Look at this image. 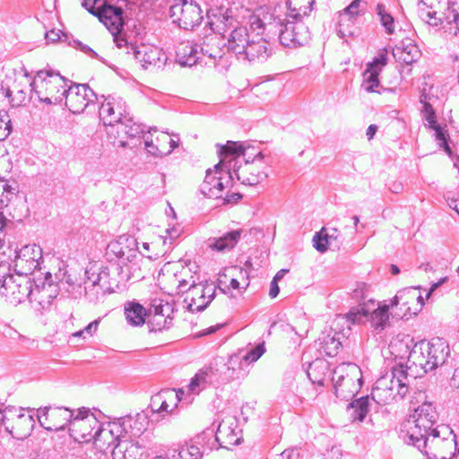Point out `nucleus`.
Returning a JSON list of instances; mask_svg holds the SVG:
<instances>
[{"label":"nucleus","mask_w":459,"mask_h":459,"mask_svg":"<svg viewBox=\"0 0 459 459\" xmlns=\"http://www.w3.org/2000/svg\"><path fill=\"white\" fill-rule=\"evenodd\" d=\"M51 418H62V421L55 422L46 428L48 430H63L69 426L70 436L79 443H89L100 440L104 429L89 409H79L77 414L69 408H57L51 412Z\"/></svg>","instance_id":"obj_1"},{"label":"nucleus","mask_w":459,"mask_h":459,"mask_svg":"<svg viewBox=\"0 0 459 459\" xmlns=\"http://www.w3.org/2000/svg\"><path fill=\"white\" fill-rule=\"evenodd\" d=\"M217 146L220 162L214 166L213 169L206 170L204 180L200 186L201 193L209 198L221 197L224 188L233 181L232 160H228V157L246 156L243 143L228 141L225 145L217 144Z\"/></svg>","instance_id":"obj_2"},{"label":"nucleus","mask_w":459,"mask_h":459,"mask_svg":"<svg viewBox=\"0 0 459 459\" xmlns=\"http://www.w3.org/2000/svg\"><path fill=\"white\" fill-rule=\"evenodd\" d=\"M84 275L85 297L92 303L99 302L108 293L115 292L121 283L129 280V276L124 273L123 266L119 264L102 266L98 271L92 266L85 270Z\"/></svg>","instance_id":"obj_3"},{"label":"nucleus","mask_w":459,"mask_h":459,"mask_svg":"<svg viewBox=\"0 0 459 459\" xmlns=\"http://www.w3.org/2000/svg\"><path fill=\"white\" fill-rule=\"evenodd\" d=\"M437 419L438 413L433 403L424 402L402 423L399 437L405 444L415 446V443L421 442L432 433Z\"/></svg>","instance_id":"obj_4"},{"label":"nucleus","mask_w":459,"mask_h":459,"mask_svg":"<svg viewBox=\"0 0 459 459\" xmlns=\"http://www.w3.org/2000/svg\"><path fill=\"white\" fill-rule=\"evenodd\" d=\"M450 354L447 342L441 338H433L431 341H420L415 343L408 356L407 368L413 365L422 369L423 373L434 370L442 366Z\"/></svg>","instance_id":"obj_5"},{"label":"nucleus","mask_w":459,"mask_h":459,"mask_svg":"<svg viewBox=\"0 0 459 459\" xmlns=\"http://www.w3.org/2000/svg\"><path fill=\"white\" fill-rule=\"evenodd\" d=\"M417 447L427 459H452L459 455L456 437L447 425H437L432 433L420 443Z\"/></svg>","instance_id":"obj_6"},{"label":"nucleus","mask_w":459,"mask_h":459,"mask_svg":"<svg viewBox=\"0 0 459 459\" xmlns=\"http://www.w3.org/2000/svg\"><path fill=\"white\" fill-rule=\"evenodd\" d=\"M267 32L277 35L280 43L286 48H295L306 45L310 39V31L300 19H290L271 14L265 26Z\"/></svg>","instance_id":"obj_7"},{"label":"nucleus","mask_w":459,"mask_h":459,"mask_svg":"<svg viewBox=\"0 0 459 459\" xmlns=\"http://www.w3.org/2000/svg\"><path fill=\"white\" fill-rule=\"evenodd\" d=\"M34 409L15 407L0 403V425L13 438L24 440L29 437L35 427V419L25 411H33Z\"/></svg>","instance_id":"obj_8"},{"label":"nucleus","mask_w":459,"mask_h":459,"mask_svg":"<svg viewBox=\"0 0 459 459\" xmlns=\"http://www.w3.org/2000/svg\"><path fill=\"white\" fill-rule=\"evenodd\" d=\"M246 156L238 155L236 157H228V160H232L231 172L241 184L246 186H256L267 178V174L261 170L255 163V160H262L264 154L262 152L255 154L252 160H249L250 156L247 155L249 148H246Z\"/></svg>","instance_id":"obj_9"},{"label":"nucleus","mask_w":459,"mask_h":459,"mask_svg":"<svg viewBox=\"0 0 459 459\" xmlns=\"http://www.w3.org/2000/svg\"><path fill=\"white\" fill-rule=\"evenodd\" d=\"M100 0H82V6L91 14L97 17L114 36L117 40V35L123 30L125 22L123 18L124 10L120 6L103 4L96 8L95 4Z\"/></svg>","instance_id":"obj_10"},{"label":"nucleus","mask_w":459,"mask_h":459,"mask_svg":"<svg viewBox=\"0 0 459 459\" xmlns=\"http://www.w3.org/2000/svg\"><path fill=\"white\" fill-rule=\"evenodd\" d=\"M35 278L16 273L10 274L7 279L3 280L0 286V295L4 297L6 301L17 306L25 300L31 302L32 291Z\"/></svg>","instance_id":"obj_11"},{"label":"nucleus","mask_w":459,"mask_h":459,"mask_svg":"<svg viewBox=\"0 0 459 459\" xmlns=\"http://www.w3.org/2000/svg\"><path fill=\"white\" fill-rule=\"evenodd\" d=\"M169 16L172 22L183 30H193L203 20L199 4L192 0H175L169 7Z\"/></svg>","instance_id":"obj_12"},{"label":"nucleus","mask_w":459,"mask_h":459,"mask_svg":"<svg viewBox=\"0 0 459 459\" xmlns=\"http://www.w3.org/2000/svg\"><path fill=\"white\" fill-rule=\"evenodd\" d=\"M216 295V286L211 281L195 282L192 280L186 289V297L184 301L187 303L188 309L192 312H202L213 300Z\"/></svg>","instance_id":"obj_13"},{"label":"nucleus","mask_w":459,"mask_h":459,"mask_svg":"<svg viewBox=\"0 0 459 459\" xmlns=\"http://www.w3.org/2000/svg\"><path fill=\"white\" fill-rule=\"evenodd\" d=\"M66 90H64L65 105L74 114H80L95 101L99 100L98 95L86 83L70 82Z\"/></svg>","instance_id":"obj_14"},{"label":"nucleus","mask_w":459,"mask_h":459,"mask_svg":"<svg viewBox=\"0 0 459 459\" xmlns=\"http://www.w3.org/2000/svg\"><path fill=\"white\" fill-rule=\"evenodd\" d=\"M100 98L103 99V101L99 110L100 118L104 126L110 127V130L108 131V134H110L128 112V107L121 98L112 95L107 97L101 95Z\"/></svg>","instance_id":"obj_15"},{"label":"nucleus","mask_w":459,"mask_h":459,"mask_svg":"<svg viewBox=\"0 0 459 459\" xmlns=\"http://www.w3.org/2000/svg\"><path fill=\"white\" fill-rule=\"evenodd\" d=\"M389 305L379 306L377 308L370 312L365 307H353L346 315L348 321L352 324H360L365 321L370 320L372 326L376 330H383L389 320Z\"/></svg>","instance_id":"obj_16"},{"label":"nucleus","mask_w":459,"mask_h":459,"mask_svg":"<svg viewBox=\"0 0 459 459\" xmlns=\"http://www.w3.org/2000/svg\"><path fill=\"white\" fill-rule=\"evenodd\" d=\"M32 82H36V88L42 90L47 95L62 97V101L65 95L64 90H66L68 82H71L58 72L51 69L38 71Z\"/></svg>","instance_id":"obj_17"},{"label":"nucleus","mask_w":459,"mask_h":459,"mask_svg":"<svg viewBox=\"0 0 459 459\" xmlns=\"http://www.w3.org/2000/svg\"><path fill=\"white\" fill-rule=\"evenodd\" d=\"M14 269L16 273L30 276L37 269H40L43 262L42 252L36 245H27L15 251Z\"/></svg>","instance_id":"obj_18"},{"label":"nucleus","mask_w":459,"mask_h":459,"mask_svg":"<svg viewBox=\"0 0 459 459\" xmlns=\"http://www.w3.org/2000/svg\"><path fill=\"white\" fill-rule=\"evenodd\" d=\"M137 249L136 239L123 235L108 245L107 254L114 255L120 259L122 263H124V261L132 262L137 256Z\"/></svg>","instance_id":"obj_19"},{"label":"nucleus","mask_w":459,"mask_h":459,"mask_svg":"<svg viewBox=\"0 0 459 459\" xmlns=\"http://www.w3.org/2000/svg\"><path fill=\"white\" fill-rule=\"evenodd\" d=\"M58 294V286L53 281L52 274L47 273L43 279L38 278L34 280L31 302L35 301L39 305L49 303L56 298Z\"/></svg>","instance_id":"obj_20"},{"label":"nucleus","mask_w":459,"mask_h":459,"mask_svg":"<svg viewBox=\"0 0 459 459\" xmlns=\"http://www.w3.org/2000/svg\"><path fill=\"white\" fill-rule=\"evenodd\" d=\"M256 39L253 38L249 40L248 46L245 48L243 54L238 56L239 60L260 61L264 62L272 55V49L269 48V42L259 37L257 32Z\"/></svg>","instance_id":"obj_21"},{"label":"nucleus","mask_w":459,"mask_h":459,"mask_svg":"<svg viewBox=\"0 0 459 459\" xmlns=\"http://www.w3.org/2000/svg\"><path fill=\"white\" fill-rule=\"evenodd\" d=\"M378 387L373 389L371 397L368 395L361 396L353 400L347 405V412L352 421L362 422L369 411L370 400L376 401Z\"/></svg>","instance_id":"obj_22"},{"label":"nucleus","mask_w":459,"mask_h":459,"mask_svg":"<svg viewBox=\"0 0 459 459\" xmlns=\"http://www.w3.org/2000/svg\"><path fill=\"white\" fill-rule=\"evenodd\" d=\"M200 46L191 41L178 44L176 50V60L181 66H193L199 62Z\"/></svg>","instance_id":"obj_23"},{"label":"nucleus","mask_w":459,"mask_h":459,"mask_svg":"<svg viewBox=\"0 0 459 459\" xmlns=\"http://www.w3.org/2000/svg\"><path fill=\"white\" fill-rule=\"evenodd\" d=\"M250 35L247 27L240 26L235 28L230 34L226 48L229 52L234 54L238 59L248 46Z\"/></svg>","instance_id":"obj_24"},{"label":"nucleus","mask_w":459,"mask_h":459,"mask_svg":"<svg viewBox=\"0 0 459 459\" xmlns=\"http://www.w3.org/2000/svg\"><path fill=\"white\" fill-rule=\"evenodd\" d=\"M224 48H226V43L223 37L219 34H212L204 39L200 52L211 59H221L225 53Z\"/></svg>","instance_id":"obj_25"},{"label":"nucleus","mask_w":459,"mask_h":459,"mask_svg":"<svg viewBox=\"0 0 459 459\" xmlns=\"http://www.w3.org/2000/svg\"><path fill=\"white\" fill-rule=\"evenodd\" d=\"M393 55L396 61L405 65H411L415 63L420 56V51L418 46L411 39L402 41L400 46L393 50Z\"/></svg>","instance_id":"obj_26"},{"label":"nucleus","mask_w":459,"mask_h":459,"mask_svg":"<svg viewBox=\"0 0 459 459\" xmlns=\"http://www.w3.org/2000/svg\"><path fill=\"white\" fill-rule=\"evenodd\" d=\"M242 232V230H235L225 233L220 238H209L208 246L211 249L218 252L230 250L239 241Z\"/></svg>","instance_id":"obj_27"},{"label":"nucleus","mask_w":459,"mask_h":459,"mask_svg":"<svg viewBox=\"0 0 459 459\" xmlns=\"http://www.w3.org/2000/svg\"><path fill=\"white\" fill-rule=\"evenodd\" d=\"M142 447L138 443L131 441H118L112 450L113 459H140Z\"/></svg>","instance_id":"obj_28"},{"label":"nucleus","mask_w":459,"mask_h":459,"mask_svg":"<svg viewBox=\"0 0 459 459\" xmlns=\"http://www.w3.org/2000/svg\"><path fill=\"white\" fill-rule=\"evenodd\" d=\"M357 19L349 13H340L338 27L336 29L339 38L346 42L349 38H354L359 34V28L356 26Z\"/></svg>","instance_id":"obj_29"},{"label":"nucleus","mask_w":459,"mask_h":459,"mask_svg":"<svg viewBox=\"0 0 459 459\" xmlns=\"http://www.w3.org/2000/svg\"><path fill=\"white\" fill-rule=\"evenodd\" d=\"M315 0H288L286 4L289 10L288 17L300 19L308 16L313 9Z\"/></svg>","instance_id":"obj_30"},{"label":"nucleus","mask_w":459,"mask_h":459,"mask_svg":"<svg viewBox=\"0 0 459 459\" xmlns=\"http://www.w3.org/2000/svg\"><path fill=\"white\" fill-rule=\"evenodd\" d=\"M116 131L118 134L120 133H124L129 138H136L145 135L144 126L142 124L134 122L133 117H130L129 111L116 127Z\"/></svg>","instance_id":"obj_31"},{"label":"nucleus","mask_w":459,"mask_h":459,"mask_svg":"<svg viewBox=\"0 0 459 459\" xmlns=\"http://www.w3.org/2000/svg\"><path fill=\"white\" fill-rule=\"evenodd\" d=\"M127 323L133 326L143 325L147 316L146 309L138 302H128L125 307Z\"/></svg>","instance_id":"obj_32"},{"label":"nucleus","mask_w":459,"mask_h":459,"mask_svg":"<svg viewBox=\"0 0 459 459\" xmlns=\"http://www.w3.org/2000/svg\"><path fill=\"white\" fill-rule=\"evenodd\" d=\"M454 6L455 4H449L446 11L445 13H442L439 17H437V12H429V23L434 26L442 24L444 22H446L448 24L455 23L457 30L459 31V8L455 9Z\"/></svg>","instance_id":"obj_33"},{"label":"nucleus","mask_w":459,"mask_h":459,"mask_svg":"<svg viewBox=\"0 0 459 459\" xmlns=\"http://www.w3.org/2000/svg\"><path fill=\"white\" fill-rule=\"evenodd\" d=\"M227 370L229 371L228 380H233L244 377L247 374L245 367L247 366L242 356L232 354L230 356L227 363Z\"/></svg>","instance_id":"obj_34"},{"label":"nucleus","mask_w":459,"mask_h":459,"mask_svg":"<svg viewBox=\"0 0 459 459\" xmlns=\"http://www.w3.org/2000/svg\"><path fill=\"white\" fill-rule=\"evenodd\" d=\"M376 14L385 32L387 35H394L395 32V20L384 4H377Z\"/></svg>","instance_id":"obj_35"},{"label":"nucleus","mask_w":459,"mask_h":459,"mask_svg":"<svg viewBox=\"0 0 459 459\" xmlns=\"http://www.w3.org/2000/svg\"><path fill=\"white\" fill-rule=\"evenodd\" d=\"M416 299L415 287L400 290L390 300L391 310L397 309L399 305H413L415 304Z\"/></svg>","instance_id":"obj_36"},{"label":"nucleus","mask_w":459,"mask_h":459,"mask_svg":"<svg viewBox=\"0 0 459 459\" xmlns=\"http://www.w3.org/2000/svg\"><path fill=\"white\" fill-rule=\"evenodd\" d=\"M341 338H343V335L336 332L333 335L327 334L323 338L321 348L327 356L334 357L338 354L340 349L342 347Z\"/></svg>","instance_id":"obj_37"},{"label":"nucleus","mask_w":459,"mask_h":459,"mask_svg":"<svg viewBox=\"0 0 459 459\" xmlns=\"http://www.w3.org/2000/svg\"><path fill=\"white\" fill-rule=\"evenodd\" d=\"M380 69H369V67L367 66L363 73V82L361 85L366 91L381 92L377 90L380 87V82L378 79Z\"/></svg>","instance_id":"obj_38"},{"label":"nucleus","mask_w":459,"mask_h":459,"mask_svg":"<svg viewBox=\"0 0 459 459\" xmlns=\"http://www.w3.org/2000/svg\"><path fill=\"white\" fill-rule=\"evenodd\" d=\"M327 369V363L322 359H316L309 364L307 369V377L311 380L313 384H316L318 385H325V375H320V371H325Z\"/></svg>","instance_id":"obj_39"},{"label":"nucleus","mask_w":459,"mask_h":459,"mask_svg":"<svg viewBox=\"0 0 459 459\" xmlns=\"http://www.w3.org/2000/svg\"><path fill=\"white\" fill-rule=\"evenodd\" d=\"M172 316L165 317L162 315L149 316L148 327L150 332H160L169 329L172 325Z\"/></svg>","instance_id":"obj_40"},{"label":"nucleus","mask_w":459,"mask_h":459,"mask_svg":"<svg viewBox=\"0 0 459 459\" xmlns=\"http://www.w3.org/2000/svg\"><path fill=\"white\" fill-rule=\"evenodd\" d=\"M430 129L435 131V139L437 142L440 148H442L450 157L452 156V150L448 144V139L449 136L445 130L444 127H442L437 123H435V125H431L429 126Z\"/></svg>","instance_id":"obj_41"},{"label":"nucleus","mask_w":459,"mask_h":459,"mask_svg":"<svg viewBox=\"0 0 459 459\" xmlns=\"http://www.w3.org/2000/svg\"><path fill=\"white\" fill-rule=\"evenodd\" d=\"M173 314V307L169 302H163L161 299H154L149 308V314L147 316H171Z\"/></svg>","instance_id":"obj_42"},{"label":"nucleus","mask_w":459,"mask_h":459,"mask_svg":"<svg viewBox=\"0 0 459 459\" xmlns=\"http://www.w3.org/2000/svg\"><path fill=\"white\" fill-rule=\"evenodd\" d=\"M428 95L423 92L420 95V102L422 104L421 113L423 115V118L429 123V126L435 125L437 123V116L436 111L433 108L432 105L427 100Z\"/></svg>","instance_id":"obj_43"},{"label":"nucleus","mask_w":459,"mask_h":459,"mask_svg":"<svg viewBox=\"0 0 459 459\" xmlns=\"http://www.w3.org/2000/svg\"><path fill=\"white\" fill-rule=\"evenodd\" d=\"M30 93H34L40 102H43L47 105H57L63 102L62 97L59 95L58 97L47 95V93H45L42 90L36 88V82H30Z\"/></svg>","instance_id":"obj_44"},{"label":"nucleus","mask_w":459,"mask_h":459,"mask_svg":"<svg viewBox=\"0 0 459 459\" xmlns=\"http://www.w3.org/2000/svg\"><path fill=\"white\" fill-rule=\"evenodd\" d=\"M18 186L16 183L14 185H10L5 183L3 186V193L0 197V208H4L8 206V204L13 200V198L17 197Z\"/></svg>","instance_id":"obj_45"},{"label":"nucleus","mask_w":459,"mask_h":459,"mask_svg":"<svg viewBox=\"0 0 459 459\" xmlns=\"http://www.w3.org/2000/svg\"><path fill=\"white\" fill-rule=\"evenodd\" d=\"M313 247L320 253H325L330 247L326 229L323 227L313 238Z\"/></svg>","instance_id":"obj_46"},{"label":"nucleus","mask_w":459,"mask_h":459,"mask_svg":"<svg viewBox=\"0 0 459 459\" xmlns=\"http://www.w3.org/2000/svg\"><path fill=\"white\" fill-rule=\"evenodd\" d=\"M264 342L258 343L250 351H248L244 356H242L246 365H249L257 361L265 352Z\"/></svg>","instance_id":"obj_47"},{"label":"nucleus","mask_w":459,"mask_h":459,"mask_svg":"<svg viewBox=\"0 0 459 459\" xmlns=\"http://www.w3.org/2000/svg\"><path fill=\"white\" fill-rule=\"evenodd\" d=\"M353 384V379L349 377L341 376L333 385L334 394L337 397L347 399L348 395L345 393V388Z\"/></svg>","instance_id":"obj_48"},{"label":"nucleus","mask_w":459,"mask_h":459,"mask_svg":"<svg viewBox=\"0 0 459 459\" xmlns=\"http://www.w3.org/2000/svg\"><path fill=\"white\" fill-rule=\"evenodd\" d=\"M58 407H56V409ZM54 410H56V408L52 409L50 406L38 409L37 418H38L39 424L43 428L46 429L47 427L51 426L52 424H54L56 422V420H53L51 418V412Z\"/></svg>","instance_id":"obj_49"},{"label":"nucleus","mask_w":459,"mask_h":459,"mask_svg":"<svg viewBox=\"0 0 459 459\" xmlns=\"http://www.w3.org/2000/svg\"><path fill=\"white\" fill-rule=\"evenodd\" d=\"M326 235L328 238L330 247L333 249L340 250L341 246L343 243V238L340 231L335 229H330L329 231L326 230Z\"/></svg>","instance_id":"obj_50"},{"label":"nucleus","mask_w":459,"mask_h":459,"mask_svg":"<svg viewBox=\"0 0 459 459\" xmlns=\"http://www.w3.org/2000/svg\"><path fill=\"white\" fill-rule=\"evenodd\" d=\"M160 394H163L164 396L161 395V402H160V412L169 411L170 405L168 403L169 399H177L178 401V394L175 393L173 389L162 390Z\"/></svg>","instance_id":"obj_51"},{"label":"nucleus","mask_w":459,"mask_h":459,"mask_svg":"<svg viewBox=\"0 0 459 459\" xmlns=\"http://www.w3.org/2000/svg\"><path fill=\"white\" fill-rule=\"evenodd\" d=\"M14 88L16 90V93L13 98L11 99V106L13 108L23 105L27 100V92L24 89L20 87L19 82L14 85Z\"/></svg>","instance_id":"obj_52"},{"label":"nucleus","mask_w":459,"mask_h":459,"mask_svg":"<svg viewBox=\"0 0 459 459\" xmlns=\"http://www.w3.org/2000/svg\"><path fill=\"white\" fill-rule=\"evenodd\" d=\"M417 310L418 308H415L414 311H411V307L409 305H399L397 309L391 311V315L397 319L408 318L411 315H416Z\"/></svg>","instance_id":"obj_53"},{"label":"nucleus","mask_w":459,"mask_h":459,"mask_svg":"<svg viewBox=\"0 0 459 459\" xmlns=\"http://www.w3.org/2000/svg\"><path fill=\"white\" fill-rule=\"evenodd\" d=\"M393 380L392 384L403 382L407 378V369L403 365H399L393 368L392 370Z\"/></svg>","instance_id":"obj_54"},{"label":"nucleus","mask_w":459,"mask_h":459,"mask_svg":"<svg viewBox=\"0 0 459 459\" xmlns=\"http://www.w3.org/2000/svg\"><path fill=\"white\" fill-rule=\"evenodd\" d=\"M387 57L386 51H383L376 56L372 62H369L367 66L369 69H382L383 66L386 65Z\"/></svg>","instance_id":"obj_55"},{"label":"nucleus","mask_w":459,"mask_h":459,"mask_svg":"<svg viewBox=\"0 0 459 459\" xmlns=\"http://www.w3.org/2000/svg\"><path fill=\"white\" fill-rule=\"evenodd\" d=\"M74 47L78 48L81 51H82L83 53H85L86 55L93 57V58H96V59H99L100 61H101L102 63H105V60L103 57H100L97 52H95L91 48H90L88 45H85L83 43H82L81 41L77 40V39H74Z\"/></svg>","instance_id":"obj_56"},{"label":"nucleus","mask_w":459,"mask_h":459,"mask_svg":"<svg viewBox=\"0 0 459 459\" xmlns=\"http://www.w3.org/2000/svg\"><path fill=\"white\" fill-rule=\"evenodd\" d=\"M144 144L146 151L156 157L162 156L165 154L163 152L160 151L159 148L152 143V140L150 137L143 135Z\"/></svg>","instance_id":"obj_57"},{"label":"nucleus","mask_w":459,"mask_h":459,"mask_svg":"<svg viewBox=\"0 0 459 459\" xmlns=\"http://www.w3.org/2000/svg\"><path fill=\"white\" fill-rule=\"evenodd\" d=\"M171 454V459H189V453L186 446L180 448L169 449Z\"/></svg>","instance_id":"obj_58"},{"label":"nucleus","mask_w":459,"mask_h":459,"mask_svg":"<svg viewBox=\"0 0 459 459\" xmlns=\"http://www.w3.org/2000/svg\"><path fill=\"white\" fill-rule=\"evenodd\" d=\"M11 264L8 261H0V286L3 283V280L7 279L10 275Z\"/></svg>","instance_id":"obj_59"},{"label":"nucleus","mask_w":459,"mask_h":459,"mask_svg":"<svg viewBox=\"0 0 459 459\" xmlns=\"http://www.w3.org/2000/svg\"><path fill=\"white\" fill-rule=\"evenodd\" d=\"M360 4V0H353L344 10L342 13H349L351 15H353L358 19L359 15V7Z\"/></svg>","instance_id":"obj_60"},{"label":"nucleus","mask_w":459,"mask_h":459,"mask_svg":"<svg viewBox=\"0 0 459 459\" xmlns=\"http://www.w3.org/2000/svg\"><path fill=\"white\" fill-rule=\"evenodd\" d=\"M63 34V36L65 38H67V36L63 33L61 30H48L45 33V39H47L48 42H56L58 41L59 39H61V36L60 34Z\"/></svg>","instance_id":"obj_61"},{"label":"nucleus","mask_w":459,"mask_h":459,"mask_svg":"<svg viewBox=\"0 0 459 459\" xmlns=\"http://www.w3.org/2000/svg\"><path fill=\"white\" fill-rule=\"evenodd\" d=\"M279 459H299V452L297 449H286L279 455Z\"/></svg>","instance_id":"obj_62"},{"label":"nucleus","mask_w":459,"mask_h":459,"mask_svg":"<svg viewBox=\"0 0 459 459\" xmlns=\"http://www.w3.org/2000/svg\"><path fill=\"white\" fill-rule=\"evenodd\" d=\"M186 447L189 453V459H202L203 454L197 446L191 445Z\"/></svg>","instance_id":"obj_63"},{"label":"nucleus","mask_w":459,"mask_h":459,"mask_svg":"<svg viewBox=\"0 0 459 459\" xmlns=\"http://www.w3.org/2000/svg\"><path fill=\"white\" fill-rule=\"evenodd\" d=\"M268 22L264 23L263 21L257 16L251 17L250 19V26L254 30L264 29V30L267 31V29L265 28Z\"/></svg>","instance_id":"obj_64"}]
</instances>
